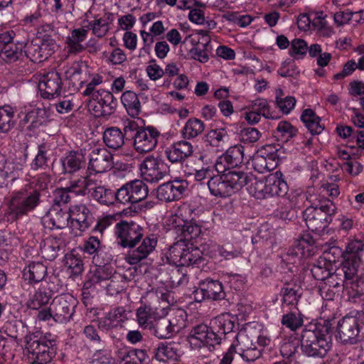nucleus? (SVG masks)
Instances as JSON below:
<instances>
[{"mask_svg": "<svg viewBox=\"0 0 364 364\" xmlns=\"http://www.w3.org/2000/svg\"><path fill=\"white\" fill-rule=\"evenodd\" d=\"M144 299V304L136 310V318L141 327L149 329L158 318L167 315L169 306L174 303L171 293L161 288L147 292Z\"/></svg>", "mask_w": 364, "mask_h": 364, "instance_id": "f257e3e1", "label": "nucleus"}, {"mask_svg": "<svg viewBox=\"0 0 364 364\" xmlns=\"http://www.w3.org/2000/svg\"><path fill=\"white\" fill-rule=\"evenodd\" d=\"M330 328L323 321L311 323L302 332L301 350L304 354L312 357H323L331 346Z\"/></svg>", "mask_w": 364, "mask_h": 364, "instance_id": "f03ea898", "label": "nucleus"}, {"mask_svg": "<svg viewBox=\"0 0 364 364\" xmlns=\"http://www.w3.org/2000/svg\"><path fill=\"white\" fill-rule=\"evenodd\" d=\"M247 190L256 199L263 200L275 196L282 197L288 191L287 182L280 171L270 173L265 177L248 175Z\"/></svg>", "mask_w": 364, "mask_h": 364, "instance_id": "7ed1b4c3", "label": "nucleus"}, {"mask_svg": "<svg viewBox=\"0 0 364 364\" xmlns=\"http://www.w3.org/2000/svg\"><path fill=\"white\" fill-rule=\"evenodd\" d=\"M235 354H237L245 362H254L262 356V350L254 342L250 326L237 333L219 364H232Z\"/></svg>", "mask_w": 364, "mask_h": 364, "instance_id": "20e7f679", "label": "nucleus"}, {"mask_svg": "<svg viewBox=\"0 0 364 364\" xmlns=\"http://www.w3.org/2000/svg\"><path fill=\"white\" fill-rule=\"evenodd\" d=\"M33 183H26L21 189L12 192L8 205V213L12 218L26 215L39 205V190L44 188L46 185L38 182V188H36Z\"/></svg>", "mask_w": 364, "mask_h": 364, "instance_id": "39448f33", "label": "nucleus"}, {"mask_svg": "<svg viewBox=\"0 0 364 364\" xmlns=\"http://www.w3.org/2000/svg\"><path fill=\"white\" fill-rule=\"evenodd\" d=\"M309 200L311 204L305 209L303 217L309 230L318 231L331 222V216L334 213L336 207L331 200L323 197L311 196Z\"/></svg>", "mask_w": 364, "mask_h": 364, "instance_id": "423d86ee", "label": "nucleus"}, {"mask_svg": "<svg viewBox=\"0 0 364 364\" xmlns=\"http://www.w3.org/2000/svg\"><path fill=\"white\" fill-rule=\"evenodd\" d=\"M247 173L240 171H229L212 176L208 181V187L213 196L225 198L247 185Z\"/></svg>", "mask_w": 364, "mask_h": 364, "instance_id": "0eeeda50", "label": "nucleus"}, {"mask_svg": "<svg viewBox=\"0 0 364 364\" xmlns=\"http://www.w3.org/2000/svg\"><path fill=\"white\" fill-rule=\"evenodd\" d=\"M76 299L69 294H60L54 298L49 307L38 311L39 321L53 319L60 323H66L73 318L76 306Z\"/></svg>", "mask_w": 364, "mask_h": 364, "instance_id": "6e6552de", "label": "nucleus"}, {"mask_svg": "<svg viewBox=\"0 0 364 364\" xmlns=\"http://www.w3.org/2000/svg\"><path fill=\"white\" fill-rule=\"evenodd\" d=\"M55 336L48 333L39 339L26 338L24 355L31 364H46L52 358V347L55 346Z\"/></svg>", "mask_w": 364, "mask_h": 364, "instance_id": "1a4fd4ad", "label": "nucleus"}, {"mask_svg": "<svg viewBox=\"0 0 364 364\" xmlns=\"http://www.w3.org/2000/svg\"><path fill=\"white\" fill-rule=\"evenodd\" d=\"M70 228L75 236L81 235L93 223L95 218L85 204H76L69 208Z\"/></svg>", "mask_w": 364, "mask_h": 364, "instance_id": "9d476101", "label": "nucleus"}, {"mask_svg": "<svg viewBox=\"0 0 364 364\" xmlns=\"http://www.w3.org/2000/svg\"><path fill=\"white\" fill-rule=\"evenodd\" d=\"M50 117L51 113L48 109L40 108L33 105L24 106L18 114L20 125L28 130H32L46 124Z\"/></svg>", "mask_w": 364, "mask_h": 364, "instance_id": "9b49d317", "label": "nucleus"}, {"mask_svg": "<svg viewBox=\"0 0 364 364\" xmlns=\"http://www.w3.org/2000/svg\"><path fill=\"white\" fill-rule=\"evenodd\" d=\"M148 187L141 180L126 183L115 193V199L122 204L136 203L148 196Z\"/></svg>", "mask_w": 364, "mask_h": 364, "instance_id": "f8f14e48", "label": "nucleus"}, {"mask_svg": "<svg viewBox=\"0 0 364 364\" xmlns=\"http://www.w3.org/2000/svg\"><path fill=\"white\" fill-rule=\"evenodd\" d=\"M363 318V313H357L355 316H347L341 319L337 326V338L344 343L355 342Z\"/></svg>", "mask_w": 364, "mask_h": 364, "instance_id": "ddd939ff", "label": "nucleus"}, {"mask_svg": "<svg viewBox=\"0 0 364 364\" xmlns=\"http://www.w3.org/2000/svg\"><path fill=\"white\" fill-rule=\"evenodd\" d=\"M114 232L119 243L124 247H134L143 236L141 227L133 221L122 220L117 223Z\"/></svg>", "mask_w": 364, "mask_h": 364, "instance_id": "4468645a", "label": "nucleus"}, {"mask_svg": "<svg viewBox=\"0 0 364 364\" xmlns=\"http://www.w3.org/2000/svg\"><path fill=\"white\" fill-rule=\"evenodd\" d=\"M188 342L193 349H205L212 351L215 345L219 344V340L212 330L206 325H198L190 333Z\"/></svg>", "mask_w": 364, "mask_h": 364, "instance_id": "2eb2a0df", "label": "nucleus"}, {"mask_svg": "<svg viewBox=\"0 0 364 364\" xmlns=\"http://www.w3.org/2000/svg\"><path fill=\"white\" fill-rule=\"evenodd\" d=\"M279 154L272 145H266L259 149L252 156V165L259 173L273 170L278 164Z\"/></svg>", "mask_w": 364, "mask_h": 364, "instance_id": "dca6fc26", "label": "nucleus"}, {"mask_svg": "<svg viewBox=\"0 0 364 364\" xmlns=\"http://www.w3.org/2000/svg\"><path fill=\"white\" fill-rule=\"evenodd\" d=\"M141 176L147 182L154 183L168 173L167 165L160 159L146 157L140 165Z\"/></svg>", "mask_w": 364, "mask_h": 364, "instance_id": "f3484780", "label": "nucleus"}, {"mask_svg": "<svg viewBox=\"0 0 364 364\" xmlns=\"http://www.w3.org/2000/svg\"><path fill=\"white\" fill-rule=\"evenodd\" d=\"M112 154L104 147H94L89 154L88 169L95 173H104L113 167Z\"/></svg>", "mask_w": 364, "mask_h": 364, "instance_id": "a211bd4d", "label": "nucleus"}, {"mask_svg": "<svg viewBox=\"0 0 364 364\" xmlns=\"http://www.w3.org/2000/svg\"><path fill=\"white\" fill-rule=\"evenodd\" d=\"M188 187L186 180H174L161 185L156 191L157 198L163 201H173L183 197Z\"/></svg>", "mask_w": 364, "mask_h": 364, "instance_id": "6ab92c4d", "label": "nucleus"}, {"mask_svg": "<svg viewBox=\"0 0 364 364\" xmlns=\"http://www.w3.org/2000/svg\"><path fill=\"white\" fill-rule=\"evenodd\" d=\"M159 132L154 128L139 129L134 136V145L139 153L149 152L156 146Z\"/></svg>", "mask_w": 364, "mask_h": 364, "instance_id": "aec40b11", "label": "nucleus"}, {"mask_svg": "<svg viewBox=\"0 0 364 364\" xmlns=\"http://www.w3.org/2000/svg\"><path fill=\"white\" fill-rule=\"evenodd\" d=\"M42 223L49 230L62 229L70 226L69 212L63 211L59 205H55L43 217Z\"/></svg>", "mask_w": 364, "mask_h": 364, "instance_id": "412c9836", "label": "nucleus"}, {"mask_svg": "<svg viewBox=\"0 0 364 364\" xmlns=\"http://www.w3.org/2000/svg\"><path fill=\"white\" fill-rule=\"evenodd\" d=\"M244 158V149L242 146L230 147L218 160L215 167L218 172L235 167L242 163Z\"/></svg>", "mask_w": 364, "mask_h": 364, "instance_id": "4be33fe9", "label": "nucleus"}, {"mask_svg": "<svg viewBox=\"0 0 364 364\" xmlns=\"http://www.w3.org/2000/svg\"><path fill=\"white\" fill-rule=\"evenodd\" d=\"M316 247L314 240L309 236L300 238L295 247L289 250L287 255V259L291 263H296L303 257H307L315 253Z\"/></svg>", "mask_w": 364, "mask_h": 364, "instance_id": "5701e85b", "label": "nucleus"}, {"mask_svg": "<svg viewBox=\"0 0 364 364\" xmlns=\"http://www.w3.org/2000/svg\"><path fill=\"white\" fill-rule=\"evenodd\" d=\"M21 165L7 160L0 153V188L7 186L19 176Z\"/></svg>", "mask_w": 364, "mask_h": 364, "instance_id": "b1692460", "label": "nucleus"}, {"mask_svg": "<svg viewBox=\"0 0 364 364\" xmlns=\"http://www.w3.org/2000/svg\"><path fill=\"white\" fill-rule=\"evenodd\" d=\"M303 200L301 191L291 190L282 196L279 204L282 208L280 217L284 220H290L294 216L291 210L299 206Z\"/></svg>", "mask_w": 364, "mask_h": 364, "instance_id": "393cba45", "label": "nucleus"}, {"mask_svg": "<svg viewBox=\"0 0 364 364\" xmlns=\"http://www.w3.org/2000/svg\"><path fill=\"white\" fill-rule=\"evenodd\" d=\"M157 240L154 236L147 237L141 244L127 255L125 259L130 264H136L146 258L155 248Z\"/></svg>", "mask_w": 364, "mask_h": 364, "instance_id": "a878e982", "label": "nucleus"}, {"mask_svg": "<svg viewBox=\"0 0 364 364\" xmlns=\"http://www.w3.org/2000/svg\"><path fill=\"white\" fill-rule=\"evenodd\" d=\"M87 34L88 31L85 28H75L70 31L65 38L68 54L76 55L85 49L82 43L86 40Z\"/></svg>", "mask_w": 364, "mask_h": 364, "instance_id": "bb28decb", "label": "nucleus"}, {"mask_svg": "<svg viewBox=\"0 0 364 364\" xmlns=\"http://www.w3.org/2000/svg\"><path fill=\"white\" fill-rule=\"evenodd\" d=\"M34 88L37 91H59L60 89V78L55 72H50L43 75L39 78L33 80Z\"/></svg>", "mask_w": 364, "mask_h": 364, "instance_id": "cd10ccee", "label": "nucleus"}, {"mask_svg": "<svg viewBox=\"0 0 364 364\" xmlns=\"http://www.w3.org/2000/svg\"><path fill=\"white\" fill-rule=\"evenodd\" d=\"M193 151V146L190 142L181 141L174 144L166 153L168 159L174 163L190 156Z\"/></svg>", "mask_w": 364, "mask_h": 364, "instance_id": "c85d7f7f", "label": "nucleus"}, {"mask_svg": "<svg viewBox=\"0 0 364 364\" xmlns=\"http://www.w3.org/2000/svg\"><path fill=\"white\" fill-rule=\"evenodd\" d=\"M63 245L64 242L61 238L53 236L48 237L41 244V254L46 259L53 260Z\"/></svg>", "mask_w": 364, "mask_h": 364, "instance_id": "c756f323", "label": "nucleus"}, {"mask_svg": "<svg viewBox=\"0 0 364 364\" xmlns=\"http://www.w3.org/2000/svg\"><path fill=\"white\" fill-rule=\"evenodd\" d=\"M143 92H122L121 101L127 113L132 117H135L140 112L141 99Z\"/></svg>", "mask_w": 364, "mask_h": 364, "instance_id": "7c9ffc66", "label": "nucleus"}, {"mask_svg": "<svg viewBox=\"0 0 364 364\" xmlns=\"http://www.w3.org/2000/svg\"><path fill=\"white\" fill-rule=\"evenodd\" d=\"M61 161L64 171L68 173L80 170L85 164V158L82 151H70Z\"/></svg>", "mask_w": 364, "mask_h": 364, "instance_id": "2f4dec72", "label": "nucleus"}, {"mask_svg": "<svg viewBox=\"0 0 364 364\" xmlns=\"http://www.w3.org/2000/svg\"><path fill=\"white\" fill-rule=\"evenodd\" d=\"M236 321L235 316L229 313H225L215 317L212 321V324L218 333L226 334L233 331Z\"/></svg>", "mask_w": 364, "mask_h": 364, "instance_id": "473e14b6", "label": "nucleus"}, {"mask_svg": "<svg viewBox=\"0 0 364 364\" xmlns=\"http://www.w3.org/2000/svg\"><path fill=\"white\" fill-rule=\"evenodd\" d=\"M342 268L338 269L342 272L346 280L353 279L358 274L360 264V259L357 255H345Z\"/></svg>", "mask_w": 364, "mask_h": 364, "instance_id": "72a5a7b5", "label": "nucleus"}, {"mask_svg": "<svg viewBox=\"0 0 364 364\" xmlns=\"http://www.w3.org/2000/svg\"><path fill=\"white\" fill-rule=\"evenodd\" d=\"M179 358L178 345L175 343H161L156 353V358L159 361L176 360Z\"/></svg>", "mask_w": 364, "mask_h": 364, "instance_id": "f704fd0d", "label": "nucleus"}, {"mask_svg": "<svg viewBox=\"0 0 364 364\" xmlns=\"http://www.w3.org/2000/svg\"><path fill=\"white\" fill-rule=\"evenodd\" d=\"M103 141L107 146L117 149L124 144V135L119 129L109 127L104 132Z\"/></svg>", "mask_w": 364, "mask_h": 364, "instance_id": "c9c22d12", "label": "nucleus"}, {"mask_svg": "<svg viewBox=\"0 0 364 364\" xmlns=\"http://www.w3.org/2000/svg\"><path fill=\"white\" fill-rule=\"evenodd\" d=\"M301 119L312 134H319L323 129V125L321 123V118L316 116L311 109H306L302 112Z\"/></svg>", "mask_w": 364, "mask_h": 364, "instance_id": "e433bc0d", "label": "nucleus"}, {"mask_svg": "<svg viewBox=\"0 0 364 364\" xmlns=\"http://www.w3.org/2000/svg\"><path fill=\"white\" fill-rule=\"evenodd\" d=\"M47 273L46 267L41 262L31 263L24 269L23 277L30 282H39Z\"/></svg>", "mask_w": 364, "mask_h": 364, "instance_id": "4c0bfd02", "label": "nucleus"}, {"mask_svg": "<svg viewBox=\"0 0 364 364\" xmlns=\"http://www.w3.org/2000/svg\"><path fill=\"white\" fill-rule=\"evenodd\" d=\"M205 288L208 299L213 300H220L225 298V294L223 284L218 280L207 279L201 282Z\"/></svg>", "mask_w": 364, "mask_h": 364, "instance_id": "58836bf2", "label": "nucleus"}, {"mask_svg": "<svg viewBox=\"0 0 364 364\" xmlns=\"http://www.w3.org/2000/svg\"><path fill=\"white\" fill-rule=\"evenodd\" d=\"M50 299L51 295L49 292H46L45 290L39 289L33 294H31L27 301V306L31 309H38L40 311L42 309L46 308L43 307V306L47 304Z\"/></svg>", "mask_w": 364, "mask_h": 364, "instance_id": "ea45409f", "label": "nucleus"}, {"mask_svg": "<svg viewBox=\"0 0 364 364\" xmlns=\"http://www.w3.org/2000/svg\"><path fill=\"white\" fill-rule=\"evenodd\" d=\"M68 190L75 195H85L87 190L94 188L93 180L91 176L81 177L70 181Z\"/></svg>", "mask_w": 364, "mask_h": 364, "instance_id": "a19ab883", "label": "nucleus"}, {"mask_svg": "<svg viewBox=\"0 0 364 364\" xmlns=\"http://www.w3.org/2000/svg\"><path fill=\"white\" fill-rule=\"evenodd\" d=\"M202 257L201 251L195 247L192 244L185 241V248L183 252L181 266H189L197 264L200 261Z\"/></svg>", "mask_w": 364, "mask_h": 364, "instance_id": "79ce46f5", "label": "nucleus"}, {"mask_svg": "<svg viewBox=\"0 0 364 364\" xmlns=\"http://www.w3.org/2000/svg\"><path fill=\"white\" fill-rule=\"evenodd\" d=\"M150 330L157 338L161 339L171 338L175 334V332L172 331L170 322L164 317L158 318Z\"/></svg>", "mask_w": 364, "mask_h": 364, "instance_id": "37998d69", "label": "nucleus"}, {"mask_svg": "<svg viewBox=\"0 0 364 364\" xmlns=\"http://www.w3.org/2000/svg\"><path fill=\"white\" fill-rule=\"evenodd\" d=\"M185 241L180 240L171 246L166 252L167 262L176 266H181Z\"/></svg>", "mask_w": 364, "mask_h": 364, "instance_id": "c03bdc74", "label": "nucleus"}, {"mask_svg": "<svg viewBox=\"0 0 364 364\" xmlns=\"http://www.w3.org/2000/svg\"><path fill=\"white\" fill-rule=\"evenodd\" d=\"M208 143L217 148L222 147L229 140V136L225 128L210 130L206 135Z\"/></svg>", "mask_w": 364, "mask_h": 364, "instance_id": "a18cd8bd", "label": "nucleus"}, {"mask_svg": "<svg viewBox=\"0 0 364 364\" xmlns=\"http://www.w3.org/2000/svg\"><path fill=\"white\" fill-rule=\"evenodd\" d=\"M64 265L70 276H77L83 271V263L80 257L73 253H68L65 256Z\"/></svg>", "mask_w": 364, "mask_h": 364, "instance_id": "49530a36", "label": "nucleus"}, {"mask_svg": "<svg viewBox=\"0 0 364 364\" xmlns=\"http://www.w3.org/2000/svg\"><path fill=\"white\" fill-rule=\"evenodd\" d=\"M205 129L203 122L196 118L188 119L183 128V135L185 138H195L200 134Z\"/></svg>", "mask_w": 364, "mask_h": 364, "instance_id": "de8ad7c7", "label": "nucleus"}, {"mask_svg": "<svg viewBox=\"0 0 364 364\" xmlns=\"http://www.w3.org/2000/svg\"><path fill=\"white\" fill-rule=\"evenodd\" d=\"M253 340L257 339V343L259 347H265L270 344L271 338L268 331L259 323L250 325Z\"/></svg>", "mask_w": 364, "mask_h": 364, "instance_id": "09e8293b", "label": "nucleus"}, {"mask_svg": "<svg viewBox=\"0 0 364 364\" xmlns=\"http://www.w3.org/2000/svg\"><path fill=\"white\" fill-rule=\"evenodd\" d=\"M167 319L170 322L172 331H173L175 333H177L186 327L187 314L182 309H177L173 310L170 318Z\"/></svg>", "mask_w": 364, "mask_h": 364, "instance_id": "8fccbe9b", "label": "nucleus"}, {"mask_svg": "<svg viewBox=\"0 0 364 364\" xmlns=\"http://www.w3.org/2000/svg\"><path fill=\"white\" fill-rule=\"evenodd\" d=\"M202 232L201 225L196 221H185L180 232L183 240L187 241L198 237Z\"/></svg>", "mask_w": 364, "mask_h": 364, "instance_id": "3c124183", "label": "nucleus"}, {"mask_svg": "<svg viewBox=\"0 0 364 364\" xmlns=\"http://www.w3.org/2000/svg\"><path fill=\"white\" fill-rule=\"evenodd\" d=\"M26 43L25 41H16L11 43V46H8L2 53L5 58L9 61H16L23 55Z\"/></svg>", "mask_w": 364, "mask_h": 364, "instance_id": "603ef678", "label": "nucleus"}, {"mask_svg": "<svg viewBox=\"0 0 364 364\" xmlns=\"http://www.w3.org/2000/svg\"><path fill=\"white\" fill-rule=\"evenodd\" d=\"M26 47L24 53L28 58L33 63H41L46 60L41 50V46L37 41L28 42L26 41Z\"/></svg>", "mask_w": 364, "mask_h": 364, "instance_id": "864d4df0", "label": "nucleus"}, {"mask_svg": "<svg viewBox=\"0 0 364 364\" xmlns=\"http://www.w3.org/2000/svg\"><path fill=\"white\" fill-rule=\"evenodd\" d=\"M14 109L9 105L0 108V132H7L14 126Z\"/></svg>", "mask_w": 364, "mask_h": 364, "instance_id": "5fc2aeb1", "label": "nucleus"}, {"mask_svg": "<svg viewBox=\"0 0 364 364\" xmlns=\"http://www.w3.org/2000/svg\"><path fill=\"white\" fill-rule=\"evenodd\" d=\"M87 97V107L95 116H104V108L100 103V92H83Z\"/></svg>", "mask_w": 364, "mask_h": 364, "instance_id": "6e6d98bb", "label": "nucleus"}, {"mask_svg": "<svg viewBox=\"0 0 364 364\" xmlns=\"http://www.w3.org/2000/svg\"><path fill=\"white\" fill-rule=\"evenodd\" d=\"M92 196L100 203L107 205L112 204L115 199V193L112 192L110 189L105 188L104 186H97L95 188Z\"/></svg>", "mask_w": 364, "mask_h": 364, "instance_id": "4d7b16f0", "label": "nucleus"}, {"mask_svg": "<svg viewBox=\"0 0 364 364\" xmlns=\"http://www.w3.org/2000/svg\"><path fill=\"white\" fill-rule=\"evenodd\" d=\"M125 319L127 316L124 309L117 307L107 314L105 322L109 328H114L119 326Z\"/></svg>", "mask_w": 364, "mask_h": 364, "instance_id": "13d9d810", "label": "nucleus"}, {"mask_svg": "<svg viewBox=\"0 0 364 364\" xmlns=\"http://www.w3.org/2000/svg\"><path fill=\"white\" fill-rule=\"evenodd\" d=\"M342 272L337 269L335 272H331L325 280L326 282L324 286L334 289L335 292H341L344 288H347L348 285L347 282H344Z\"/></svg>", "mask_w": 364, "mask_h": 364, "instance_id": "bf43d9fd", "label": "nucleus"}, {"mask_svg": "<svg viewBox=\"0 0 364 364\" xmlns=\"http://www.w3.org/2000/svg\"><path fill=\"white\" fill-rule=\"evenodd\" d=\"M111 277L112 273L107 268L99 267L91 273L90 281L94 285L99 284L104 287L107 286V282L110 279Z\"/></svg>", "mask_w": 364, "mask_h": 364, "instance_id": "052dcab7", "label": "nucleus"}, {"mask_svg": "<svg viewBox=\"0 0 364 364\" xmlns=\"http://www.w3.org/2000/svg\"><path fill=\"white\" fill-rule=\"evenodd\" d=\"M92 33L98 38L105 36L109 30V21L108 18L102 17L89 23Z\"/></svg>", "mask_w": 364, "mask_h": 364, "instance_id": "680f3d73", "label": "nucleus"}, {"mask_svg": "<svg viewBox=\"0 0 364 364\" xmlns=\"http://www.w3.org/2000/svg\"><path fill=\"white\" fill-rule=\"evenodd\" d=\"M122 213L123 212H119L102 217L95 225L92 232H97L102 235L107 228L120 218Z\"/></svg>", "mask_w": 364, "mask_h": 364, "instance_id": "e2e57ef3", "label": "nucleus"}, {"mask_svg": "<svg viewBox=\"0 0 364 364\" xmlns=\"http://www.w3.org/2000/svg\"><path fill=\"white\" fill-rule=\"evenodd\" d=\"M252 109L257 110L266 119H277V114L272 112L267 101L264 99H257L254 101Z\"/></svg>", "mask_w": 364, "mask_h": 364, "instance_id": "0e129e2a", "label": "nucleus"}, {"mask_svg": "<svg viewBox=\"0 0 364 364\" xmlns=\"http://www.w3.org/2000/svg\"><path fill=\"white\" fill-rule=\"evenodd\" d=\"M297 133V129L289 122L282 121L279 122L277 127V134L284 141H288Z\"/></svg>", "mask_w": 364, "mask_h": 364, "instance_id": "69168bd1", "label": "nucleus"}, {"mask_svg": "<svg viewBox=\"0 0 364 364\" xmlns=\"http://www.w3.org/2000/svg\"><path fill=\"white\" fill-rule=\"evenodd\" d=\"M100 103L104 108V116L109 115L115 109L117 104V99L112 92H100Z\"/></svg>", "mask_w": 364, "mask_h": 364, "instance_id": "338daca9", "label": "nucleus"}, {"mask_svg": "<svg viewBox=\"0 0 364 364\" xmlns=\"http://www.w3.org/2000/svg\"><path fill=\"white\" fill-rule=\"evenodd\" d=\"M331 267L319 258L317 264L312 267L311 273L316 279L325 281L331 274Z\"/></svg>", "mask_w": 364, "mask_h": 364, "instance_id": "774afa93", "label": "nucleus"}]
</instances>
